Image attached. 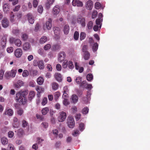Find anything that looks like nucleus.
<instances>
[{"instance_id": "obj_18", "label": "nucleus", "mask_w": 150, "mask_h": 150, "mask_svg": "<svg viewBox=\"0 0 150 150\" xmlns=\"http://www.w3.org/2000/svg\"><path fill=\"white\" fill-rule=\"evenodd\" d=\"M13 114V112L12 109H6V110L4 114L6 115H8L9 116H12Z\"/></svg>"}, {"instance_id": "obj_50", "label": "nucleus", "mask_w": 150, "mask_h": 150, "mask_svg": "<svg viewBox=\"0 0 150 150\" xmlns=\"http://www.w3.org/2000/svg\"><path fill=\"white\" fill-rule=\"evenodd\" d=\"M51 47V45L50 44H47L46 45H45L44 47L43 48L44 50H48L50 49Z\"/></svg>"}, {"instance_id": "obj_38", "label": "nucleus", "mask_w": 150, "mask_h": 150, "mask_svg": "<svg viewBox=\"0 0 150 150\" xmlns=\"http://www.w3.org/2000/svg\"><path fill=\"white\" fill-rule=\"evenodd\" d=\"M98 47V45L97 43H95L93 46V50L94 52H96Z\"/></svg>"}, {"instance_id": "obj_61", "label": "nucleus", "mask_w": 150, "mask_h": 150, "mask_svg": "<svg viewBox=\"0 0 150 150\" xmlns=\"http://www.w3.org/2000/svg\"><path fill=\"white\" fill-rule=\"evenodd\" d=\"M17 83L20 87L24 85V82L21 80H19L17 81Z\"/></svg>"}, {"instance_id": "obj_60", "label": "nucleus", "mask_w": 150, "mask_h": 150, "mask_svg": "<svg viewBox=\"0 0 150 150\" xmlns=\"http://www.w3.org/2000/svg\"><path fill=\"white\" fill-rule=\"evenodd\" d=\"M63 103L64 105L66 106L69 105V103L68 101V100L66 98L64 99Z\"/></svg>"}, {"instance_id": "obj_41", "label": "nucleus", "mask_w": 150, "mask_h": 150, "mask_svg": "<svg viewBox=\"0 0 150 150\" xmlns=\"http://www.w3.org/2000/svg\"><path fill=\"white\" fill-rule=\"evenodd\" d=\"M102 19L98 18L96 20V23L97 25H100L99 27L100 28L101 25L100 24V23L102 21Z\"/></svg>"}, {"instance_id": "obj_12", "label": "nucleus", "mask_w": 150, "mask_h": 150, "mask_svg": "<svg viewBox=\"0 0 150 150\" xmlns=\"http://www.w3.org/2000/svg\"><path fill=\"white\" fill-rule=\"evenodd\" d=\"M22 54V51L21 48H18L15 52V56L17 57H20Z\"/></svg>"}, {"instance_id": "obj_32", "label": "nucleus", "mask_w": 150, "mask_h": 150, "mask_svg": "<svg viewBox=\"0 0 150 150\" xmlns=\"http://www.w3.org/2000/svg\"><path fill=\"white\" fill-rule=\"evenodd\" d=\"M52 89L54 90H57L58 88V84L55 82L52 83Z\"/></svg>"}, {"instance_id": "obj_11", "label": "nucleus", "mask_w": 150, "mask_h": 150, "mask_svg": "<svg viewBox=\"0 0 150 150\" xmlns=\"http://www.w3.org/2000/svg\"><path fill=\"white\" fill-rule=\"evenodd\" d=\"M65 53L64 52H61L58 56V59L60 62L64 61L65 57Z\"/></svg>"}, {"instance_id": "obj_2", "label": "nucleus", "mask_w": 150, "mask_h": 150, "mask_svg": "<svg viewBox=\"0 0 150 150\" xmlns=\"http://www.w3.org/2000/svg\"><path fill=\"white\" fill-rule=\"evenodd\" d=\"M63 67L66 69L67 67L70 69H72L74 68V65L73 62L71 61H69L67 60H64L62 64Z\"/></svg>"}, {"instance_id": "obj_35", "label": "nucleus", "mask_w": 150, "mask_h": 150, "mask_svg": "<svg viewBox=\"0 0 150 150\" xmlns=\"http://www.w3.org/2000/svg\"><path fill=\"white\" fill-rule=\"evenodd\" d=\"M93 78V76L91 74H88L86 76V79L88 81H91Z\"/></svg>"}, {"instance_id": "obj_20", "label": "nucleus", "mask_w": 150, "mask_h": 150, "mask_svg": "<svg viewBox=\"0 0 150 150\" xmlns=\"http://www.w3.org/2000/svg\"><path fill=\"white\" fill-rule=\"evenodd\" d=\"M71 99L72 102L75 103H77L78 101V98L76 95L74 94L72 96Z\"/></svg>"}, {"instance_id": "obj_13", "label": "nucleus", "mask_w": 150, "mask_h": 150, "mask_svg": "<svg viewBox=\"0 0 150 150\" xmlns=\"http://www.w3.org/2000/svg\"><path fill=\"white\" fill-rule=\"evenodd\" d=\"M28 20L29 22L31 24H33L34 22V19L32 14L30 13H28L27 15Z\"/></svg>"}, {"instance_id": "obj_42", "label": "nucleus", "mask_w": 150, "mask_h": 150, "mask_svg": "<svg viewBox=\"0 0 150 150\" xmlns=\"http://www.w3.org/2000/svg\"><path fill=\"white\" fill-rule=\"evenodd\" d=\"M79 34L78 32L75 31L74 34V38L75 40H78L79 37Z\"/></svg>"}, {"instance_id": "obj_48", "label": "nucleus", "mask_w": 150, "mask_h": 150, "mask_svg": "<svg viewBox=\"0 0 150 150\" xmlns=\"http://www.w3.org/2000/svg\"><path fill=\"white\" fill-rule=\"evenodd\" d=\"M89 109L87 107H85L83 108L82 110V113L83 114H86L88 112Z\"/></svg>"}, {"instance_id": "obj_37", "label": "nucleus", "mask_w": 150, "mask_h": 150, "mask_svg": "<svg viewBox=\"0 0 150 150\" xmlns=\"http://www.w3.org/2000/svg\"><path fill=\"white\" fill-rule=\"evenodd\" d=\"M14 43L15 45L18 47H20L21 44V40L18 39H16L14 41Z\"/></svg>"}, {"instance_id": "obj_64", "label": "nucleus", "mask_w": 150, "mask_h": 150, "mask_svg": "<svg viewBox=\"0 0 150 150\" xmlns=\"http://www.w3.org/2000/svg\"><path fill=\"white\" fill-rule=\"evenodd\" d=\"M5 76L8 78L11 77V73L10 71L6 72L5 74Z\"/></svg>"}, {"instance_id": "obj_27", "label": "nucleus", "mask_w": 150, "mask_h": 150, "mask_svg": "<svg viewBox=\"0 0 150 150\" xmlns=\"http://www.w3.org/2000/svg\"><path fill=\"white\" fill-rule=\"evenodd\" d=\"M49 111V108L48 107H45L42 109L41 112L43 115H45L47 114Z\"/></svg>"}, {"instance_id": "obj_25", "label": "nucleus", "mask_w": 150, "mask_h": 150, "mask_svg": "<svg viewBox=\"0 0 150 150\" xmlns=\"http://www.w3.org/2000/svg\"><path fill=\"white\" fill-rule=\"evenodd\" d=\"M1 142L2 144L5 145L8 142V139L5 137H3L1 138Z\"/></svg>"}, {"instance_id": "obj_33", "label": "nucleus", "mask_w": 150, "mask_h": 150, "mask_svg": "<svg viewBox=\"0 0 150 150\" xmlns=\"http://www.w3.org/2000/svg\"><path fill=\"white\" fill-rule=\"evenodd\" d=\"M86 34L84 32H82L80 34V40L82 41L84 40L86 38Z\"/></svg>"}, {"instance_id": "obj_53", "label": "nucleus", "mask_w": 150, "mask_h": 150, "mask_svg": "<svg viewBox=\"0 0 150 150\" xmlns=\"http://www.w3.org/2000/svg\"><path fill=\"white\" fill-rule=\"evenodd\" d=\"M88 48V46L87 45H84L82 49V51L84 53L86 52H88L87 51V49Z\"/></svg>"}, {"instance_id": "obj_22", "label": "nucleus", "mask_w": 150, "mask_h": 150, "mask_svg": "<svg viewBox=\"0 0 150 150\" xmlns=\"http://www.w3.org/2000/svg\"><path fill=\"white\" fill-rule=\"evenodd\" d=\"M10 19L11 22L12 23L14 22L15 21H17L16 18H15V16L13 12H11L10 14Z\"/></svg>"}, {"instance_id": "obj_57", "label": "nucleus", "mask_w": 150, "mask_h": 150, "mask_svg": "<svg viewBox=\"0 0 150 150\" xmlns=\"http://www.w3.org/2000/svg\"><path fill=\"white\" fill-rule=\"evenodd\" d=\"M23 112V111L22 109L19 108L17 111V113L18 115H21Z\"/></svg>"}, {"instance_id": "obj_55", "label": "nucleus", "mask_w": 150, "mask_h": 150, "mask_svg": "<svg viewBox=\"0 0 150 150\" xmlns=\"http://www.w3.org/2000/svg\"><path fill=\"white\" fill-rule=\"evenodd\" d=\"M47 98H44L43 99L42 102V104L43 105H45L47 103Z\"/></svg>"}, {"instance_id": "obj_21", "label": "nucleus", "mask_w": 150, "mask_h": 150, "mask_svg": "<svg viewBox=\"0 0 150 150\" xmlns=\"http://www.w3.org/2000/svg\"><path fill=\"white\" fill-rule=\"evenodd\" d=\"M55 77L56 79L58 81H62V76L60 74L56 73H55Z\"/></svg>"}, {"instance_id": "obj_49", "label": "nucleus", "mask_w": 150, "mask_h": 150, "mask_svg": "<svg viewBox=\"0 0 150 150\" xmlns=\"http://www.w3.org/2000/svg\"><path fill=\"white\" fill-rule=\"evenodd\" d=\"M22 126L24 127H25L28 125V123L25 120H23L22 121Z\"/></svg>"}, {"instance_id": "obj_24", "label": "nucleus", "mask_w": 150, "mask_h": 150, "mask_svg": "<svg viewBox=\"0 0 150 150\" xmlns=\"http://www.w3.org/2000/svg\"><path fill=\"white\" fill-rule=\"evenodd\" d=\"M3 10L4 12H6L9 10V6L8 4H4L3 6Z\"/></svg>"}, {"instance_id": "obj_1", "label": "nucleus", "mask_w": 150, "mask_h": 150, "mask_svg": "<svg viewBox=\"0 0 150 150\" xmlns=\"http://www.w3.org/2000/svg\"><path fill=\"white\" fill-rule=\"evenodd\" d=\"M28 93V91L25 90L17 93L16 97V101L17 102H19L22 104H25L27 101L25 96Z\"/></svg>"}, {"instance_id": "obj_23", "label": "nucleus", "mask_w": 150, "mask_h": 150, "mask_svg": "<svg viewBox=\"0 0 150 150\" xmlns=\"http://www.w3.org/2000/svg\"><path fill=\"white\" fill-rule=\"evenodd\" d=\"M35 95V93L34 91H31L29 93L28 97V99L29 100H31L32 98L34 97Z\"/></svg>"}, {"instance_id": "obj_26", "label": "nucleus", "mask_w": 150, "mask_h": 150, "mask_svg": "<svg viewBox=\"0 0 150 150\" xmlns=\"http://www.w3.org/2000/svg\"><path fill=\"white\" fill-rule=\"evenodd\" d=\"M44 79L42 77H39L37 79V82L40 85H41L43 84L44 82Z\"/></svg>"}, {"instance_id": "obj_19", "label": "nucleus", "mask_w": 150, "mask_h": 150, "mask_svg": "<svg viewBox=\"0 0 150 150\" xmlns=\"http://www.w3.org/2000/svg\"><path fill=\"white\" fill-rule=\"evenodd\" d=\"M70 28L69 26L68 25H65L64 28V32L65 34H67L69 32Z\"/></svg>"}, {"instance_id": "obj_3", "label": "nucleus", "mask_w": 150, "mask_h": 150, "mask_svg": "<svg viewBox=\"0 0 150 150\" xmlns=\"http://www.w3.org/2000/svg\"><path fill=\"white\" fill-rule=\"evenodd\" d=\"M59 115L58 117V120L60 122H62L64 121L67 117L66 112L62 111L59 113Z\"/></svg>"}, {"instance_id": "obj_5", "label": "nucleus", "mask_w": 150, "mask_h": 150, "mask_svg": "<svg viewBox=\"0 0 150 150\" xmlns=\"http://www.w3.org/2000/svg\"><path fill=\"white\" fill-rule=\"evenodd\" d=\"M67 124L68 126L70 128H73L75 126V122L74 119L71 117H68Z\"/></svg>"}, {"instance_id": "obj_7", "label": "nucleus", "mask_w": 150, "mask_h": 150, "mask_svg": "<svg viewBox=\"0 0 150 150\" xmlns=\"http://www.w3.org/2000/svg\"><path fill=\"white\" fill-rule=\"evenodd\" d=\"M93 6L92 1L91 0H88L86 3V8L88 10H91Z\"/></svg>"}, {"instance_id": "obj_58", "label": "nucleus", "mask_w": 150, "mask_h": 150, "mask_svg": "<svg viewBox=\"0 0 150 150\" xmlns=\"http://www.w3.org/2000/svg\"><path fill=\"white\" fill-rule=\"evenodd\" d=\"M98 12L96 11H94L92 13V18H95L97 16Z\"/></svg>"}, {"instance_id": "obj_63", "label": "nucleus", "mask_w": 150, "mask_h": 150, "mask_svg": "<svg viewBox=\"0 0 150 150\" xmlns=\"http://www.w3.org/2000/svg\"><path fill=\"white\" fill-rule=\"evenodd\" d=\"M28 37L27 35L25 34H23L22 36V38L23 40H26L28 38Z\"/></svg>"}, {"instance_id": "obj_44", "label": "nucleus", "mask_w": 150, "mask_h": 150, "mask_svg": "<svg viewBox=\"0 0 150 150\" xmlns=\"http://www.w3.org/2000/svg\"><path fill=\"white\" fill-rule=\"evenodd\" d=\"M79 128L81 131H83L85 128L84 124L83 123H80L79 125Z\"/></svg>"}, {"instance_id": "obj_59", "label": "nucleus", "mask_w": 150, "mask_h": 150, "mask_svg": "<svg viewBox=\"0 0 150 150\" xmlns=\"http://www.w3.org/2000/svg\"><path fill=\"white\" fill-rule=\"evenodd\" d=\"M38 4V1L37 0H34L33 1V6L34 8H36Z\"/></svg>"}, {"instance_id": "obj_9", "label": "nucleus", "mask_w": 150, "mask_h": 150, "mask_svg": "<svg viewBox=\"0 0 150 150\" xmlns=\"http://www.w3.org/2000/svg\"><path fill=\"white\" fill-rule=\"evenodd\" d=\"M23 48L25 51L30 50L31 49V45L29 42H25L23 44Z\"/></svg>"}, {"instance_id": "obj_15", "label": "nucleus", "mask_w": 150, "mask_h": 150, "mask_svg": "<svg viewBox=\"0 0 150 150\" xmlns=\"http://www.w3.org/2000/svg\"><path fill=\"white\" fill-rule=\"evenodd\" d=\"M13 127L17 128L19 125V122L18 119L16 117H14L13 119Z\"/></svg>"}, {"instance_id": "obj_62", "label": "nucleus", "mask_w": 150, "mask_h": 150, "mask_svg": "<svg viewBox=\"0 0 150 150\" xmlns=\"http://www.w3.org/2000/svg\"><path fill=\"white\" fill-rule=\"evenodd\" d=\"M37 142L38 144H41L43 141L44 139H42L40 137H38L37 138Z\"/></svg>"}, {"instance_id": "obj_4", "label": "nucleus", "mask_w": 150, "mask_h": 150, "mask_svg": "<svg viewBox=\"0 0 150 150\" xmlns=\"http://www.w3.org/2000/svg\"><path fill=\"white\" fill-rule=\"evenodd\" d=\"M77 20L78 23L80 24L82 27H85V19L84 17L81 16H79L78 17Z\"/></svg>"}, {"instance_id": "obj_8", "label": "nucleus", "mask_w": 150, "mask_h": 150, "mask_svg": "<svg viewBox=\"0 0 150 150\" xmlns=\"http://www.w3.org/2000/svg\"><path fill=\"white\" fill-rule=\"evenodd\" d=\"M72 5L74 6L82 7L83 4L81 1L79 0H73L72 2Z\"/></svg>"}, {"instance_id": "obj_28", "label": "nucleus", "mask_w": 150, "mask_h": 150, "mask_svg": "<svg viewBox=\"0 0 150 150\" xmlns=\"http://www.w3.org/2000/svg\"><path fill=\"white\" fill-rule=\"evenodd\" d=\"M47 38L46 36H43L40 40V43L42 44H44L47 41Z\"/></svg>"}, {"instance_id": "obj_10", "label": "nucleus", "mask_w": 150, "mask_h": 150, "mask_svg": "<svg viewBox=\"0 0 150 150\" xmlns=\"http://www.w3.org/2000/svg\"><path fill=\"white\" fill-rule=\"evenodd\" d=\"M60 11L59 6L56 5L53 8L52 13L54 15H57L59 13Z\"/></svg>"}, {"instance_id": "obj_29", "label": "nucleus", "mask_w": 150, "mask_h": 150, "mask_svg": "<svg viewBox=\"0 0 150 150\" xmlns=\"http://www.w3.org/2000/svg\"><path fill=\"white\" fill-rule=\"evenodd\" d=\"M40 69H42L44 68V64L43 61H39V63L38 65Z\"/></svg>"}, {"instance_id": "obj_16", "label": "nucleus", "mask_w": 150, "mask_h": 150, "mask_svg": "<svg viewBox=\"0 0 150 150\" xmlns=\"http://www.w3.org/2000/svg\"><path fill=\"white\" fill-rule=\"evenodd\" d=\"M52 20L51 18H49L48 21H47L46 23V25L47 28L49 30H50L52 27Z\"/></svg>"}, {"instance_id": "obj_14", "label": "nucleus", "mask_w": 150, "mask_h": 150, "mask_svg": "<svg viewBox=\"0 0 150 150\" xmlns=\"http://www.w3.org/2000/svg\"><path fill=\"white\" fill-rule=\"evenodd\" d=\"M2 26L4 28H6L9 25V21L6 18H4L2 21Z\"/></svg>"}, {"instance_id": "obj_17", "label": "nucleus", "mask_w": 150, "mask_h": 150, "mask_svg": "<svg viewBox=\"0 0 150 150\" xmlns=\"http://www.w3.org/2000/svg\"><path fill=\"white\" fill-rule=\"evenodd\" d=\"M52 48L53 51H56L59 50L61 48V47L59 44H56L52 45Z\"/></svg>"}, {"instance_id": "obj_54", "label": "nucleus", "mask_w": 150, "mask_h": 150, "mask_svg": "<svg viewBox=\"0 0 150 150\" xmlns=\"http://www.w3.org/2000/svg\"><path fill=\"white\" fill-rule=\"evenodd\" d=\"M81 78L79 77H78L76 78V82L78 84H80L81 83Z\"/></svg>"}, {"instance_id": "obj_51", "label": "nucleus", "mask_w": 150, "mask_h": 150, "mask_svg": "<svg viewBox=\"0 0 150 150\" xmlns=\"http://www.w3.org/2000/svg\"><path fill=\"white\" fill-rule=\"evenodd\" d=\"M88 84L85 81H83L81 83V86H83V88H86Z\"/></svg>"}, {"instance_id": "obj_46", "label": "nucleus", "mask_w": 150, "mask_h": 150, "mask_svg": "<svg viewBox=\"0 0 150 150\" xmlns=\"http://www.w3.org/2000/svg\"><path fill=\"white\" fill-rule=\"evenodd\" d=\"M36 90L37 92L41 93L44 91V89L42 87H38L36 88Z\"/></svg>"}, {"instance_id": "obj_47", "label": "nucleus", "mask_w": 150, "mask_h": 150, "mask_svg": "<svg viewBox=\"0 0 150 150\" xmlns=\"http://www.w3.org/2000/svg\"><path fill=\"white\" fill-rule=\"evenodd\" d=\"M38 12L41 14L42 13L43 11V8L42 6L39 5L38 7Z\"/></svg>"}, {"instance_id": "obj_45", "label": "nucleus", "mask_w": 150, "mask_h": 150, "mask_svg": "<svg viewBox=\"0 0 150 150\" xmlns=\"http://www.w3.org/2000/svg\"><path fill=\"white\" fill-rule=\"evenodd\" d=\"M101 6V4L99 2H97L95 3V7L96 9H100Z\"/></svg>"}, {"instance_id": "obj_40", "label": "nucleus", "mask_w": 150, "mask_h": 150, "mask_svg": "<svg viewBox=\"0 0 150 150\" xmlns=\"http://www.w3.org/2000/svg\"><path fill=\"white\" fill-rule=\"evenodd\" d=\"M29 73L28 71L26 70H24L22 74V76L23 77H26L28 76Z\"/></svg>"}, {"instance_id": "obj_36", "label": "nucleus", "mask_w": 150, "mask_h": 150, "mask_svg": "<svg viewBox=\"0 0 150 150\" xmlns=\"http://www.w3.org/2000/svg\"><path fill=\"white\" fill-rule=\"evenodd\" d=\"M24 132L22 129H19L17 131V134L20 137H21L23 134Z\"/></svg>"}, {"instance_id": "obj_34", "label": "nucleus", "mask_w": 150, "mask_h": 150, "mask_svg": "<svg viewBox=\"0 0 150 150\" xmlns=\"http://www.w3.org/2000/svg\"><path fill=\"white\" fill-rule=\"evenodd\" d=\"M60 95V92L58 91L57 92L54 93V98L55 101H57Z\"/></svg>"}, {"instance_id": "obj_56", "label": "nucleus", "mask_w": 150, "mask_h": 150, "mask_svg": "<svg viewBox=\"0 0 150 150\" xmlns=\"http://www.w3.org/2000/svg\"><path fill=\"white\" fill-rule=\"evenodd\" d=\"M12 33L15 35H17L19 33V30L18 29H14L12 30Z\"/></svg>"}, {"instance_id": "obj_43", "label": "nucleus", "mask_w": 150, "mask_h": 150, "mask_svg": "<svg viewBox=\"0 0 150 150\" xmlns=\"http://www.w3.org/2000/svg\"><path fill=\"white\" fill-rule=\"evenodd\" d=\"M11 77L13 78L15 77L17 71L16 70H12L11 71Z\"/></svg>"}, {"instance_id": "obj_6", "label": "nucleus", "mask_w": 150, "mask_h": 150, "mask_svg": "<svg viewBox=\"0 0 150 150\" xmlns=\"http://www.w3.org/2000/svg\"><path fill=\"white\" fill-rule=\"evenodd\" d=\"M7 35H3L1 40V45L3 47H5L7 40Z\"/></svg>"}, {"instance_id": "obj_30", "label": "nucleus", "mask_w": 150, "mask_h": 150, "mask_svg": "<svg viewBox=\"0 0 150 150\" xmlns=\"http://www.w3.org/2000/svg\"><path fill=\"white\" fill-rule=\"evenodd\" d=\"M90 57V54L88 52H86L84 53L83 55V57L85 60H87Z\"/></svg>"}, {"instance_id": "obj_52", "label": "nucleus", "mask_w": 150, "mask_h": 150, "mask_svg": "<svg viewBox=\"0 0 150 150\" xmlns=\"http://www.w3.org/2000/svg\"><path fill=\"white\" fill-rule=\"evenodd\" d=\"M16 18L17 21L19 20L22 17V15L21 13L19 12L17 13L16 15Z\"/></svg>"}, {"instance_id": "obj_31", "label": "nucleus", "mask_w": 150, "mask_h": 150, "mask_svg": "<svg viewBox=\"0 0 150 150\" xmlns=\"http://www.w3.org/2000/svg\"><path fill=\"white\" fill-rule=\"evenodd\" d=\"M53 30L54 33L56 35H58L60 33V29L59 27H54Z\"/></svg>"}, {"instance_id": "obj_39", "label": "nucleus", "mask_w": 150, "mask_h": 150, "mask_svg": "<svg viewBox=\"0 0 150 150\" xmlns=\"http://www.w3.org/2000/svg\"><path fill=\"white\" fill-rule=\"evenodd\" d=\"M93 23L92 21H90L87 24V27L89 30L91 29L93 27Z\"/></svg>"}]
</instances>
